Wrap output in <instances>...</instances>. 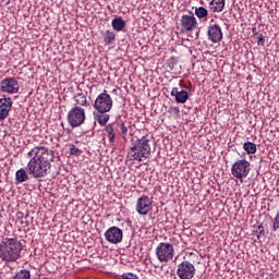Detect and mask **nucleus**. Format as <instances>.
<instances>
[{"label": "nucleus", "mask_w": 279, "mask_h": 279, "mask_svg": "<svg viewBox=\"0 0 279 279\" xmlns=\"http://www.w3.org/2000/svg\"><path fill=\"white\" fill-rule=\"evenodd\" d=\"M29 158L26 171L33 178H47L51 173V163L56 160V153L47 146H35L27 154Z\"/></svg>", "instance_id": "obj_1"}, {"label": "nucleus", "mask_w": 279, "mask_h": 279, "mask_svg": "<svg viewBox=\"0 0 279 279\" xmlns=\"http://www.w3.org/2000/svg\"><path fill=\"white\" fill-rule=\"evenodd\" d=\"M151 156V145L149 138L143 136L142 138L132 140L131 147L128 151V160L133 162H143Z\"/></svg>", "instance_id": "obj_2"}, {"label": "nucleus", "mask_w": 279, "mask_h": 279, "mask_svg": "<svg viewBox=\"0 0 279 279\" xmlns=\"http://www.w3.org/2000/svg\"><path fill=\"white\" fill-rule=\"evenodd\" d=\"M23 244L16 238H3L0 242V258L7 263L19 260Z\"/></svg>", "instance_id": "obj_3"}, {"label": "nucleus", "mask_w": 279, "mask_h": 279, "mask_svg": "<svg viewBox=\"0 0 279 279\" xmlns=\"http://www.w3.org/2000/svg\"><path fill=\"white\" fill-rule=\"evenodd\" d=\"M155 254L159 263H169V260H173L175 248L171 243L160 242L155 250Z\"/></svg>", "instance_id": "obj_4"}, {"label": "nucleus", "mask_w": 279, "mask_h": 279, "mask_svg": "<svg viewBox=\"0 0 279 279\" xmlns=\"http://www.w3.org/2000/svg\"><path fill=\"white\" fill-rule=\"evenodd\" d=\"M250 171H252V163L246 159H239L231 166V173L233 178H236L238 180L247 178Z\"/></svg>", "instance_id": "obj_5"}, {"label": "nucleus", "mask_w": 279, "mask_h": 279, "mask_svg": "<svg viewBox=\"0 0 279 279\" xmlns=\"http://www.w3.org/2000/svg\"><path fill=\"white\" fill-rule=\"evenodd\" d=\"M86 121V111L80 106H74L68 112V123L71 128H80Z\"/></svg>", "instance_id": "obj_6"}, {"label": "nucleus", "mask_w": 279, "mask_h": 279, "mask_svg": "<svg viewBox=\"0 0 279 279\" xmlns=\"http://www.w3.org/2000/svg\"><path fill=\"white\" fill-rule=\"evenodd\" d=\"M113 104L112 97L105 90L96 97L94 108L97 112H110Z\"/></svg>", "instance_id": "obj_7"}, {"label": "nucleus", "mask_w": 279, "mask_h": 279, "mask_svg": "<svg viewBox=\"0 0 279 279\" xmlns=\"http://www.w3.org/2000/svg\"><path fill=\"white\" fill-rule=\"evenodd\" d=\"M135 210L142 217L147 216L154 210V205L151 204V198L147 195H142L137 198L135 203Z\"/></svg>", "instance_id": "obj_8"}, {"label": "nucleus", "mask_w": 279, "mask_h": 279, "mask_svg": "<svg viewBox=\"0 0 279 279\" xmlns=\"http://www.w3.org/2000/svg\"><path fill=\"white\" fill-rule=\"evenodd\" d=\"M195 265L189 260H183L177 266V276L180 279H193L195 278Z\"/></svg>", "instance_id": "obj_9"}, {"label": "nucleus", "mask_w": 279, "mask_h": 279, "mask_svg": "<svg viewBox=\"0 0 279 279\" xmlns=\"http://www.w3.org/2000/svg\"><path fill=\"white\" fill-rule=\"evenodd\" d=\"M21 89L19 81L15 77H5L0 81V90L1 93H7L8 95H16Z\"/></svg>", "instance_id": "obj_10"}, {"label": "nucleus", "mask_w": 279, "mask_h": 279, "mask_svg": "<svg viewBox=\"0 0 279 279\" xmlns=\"http://www.w3.org/2000/svg\"><path fill=\"white\" fill-rule=\"evenodd\" d=\"M105 239L108 243L117 245V243H121V241H123V230L119 227H111L105 232Z\"/></svg>", "instance_id": "obj_11"}, {"label": "nucleus", "mask_w": 279, "mask_h": 279, "mask_svg": "<svg viewBox=\"0 0 279 279\" xmlns=\"http://www.w3.org/2000/svg\"><path fill=\"white\" fill-rule=\"evenodd\" d=\"M207 36L210 43H221V40H223V32L221 31V26H219V24L209 25Z\"/></svg>", "instance_id": "obj_12"}, {"label": "nucleus", "mask_w": 279, "mask_h": 279, "mask_svg": "<svg viewBox=\"0 0 279 279\" xmlns=\"http://www.w3.org/2000/svg\"><path fill=\"white\" fill-rule=\"evenodd\" d=\"M12 98L3 96L0 98V121H5L12 110Z\"/></svg>", "instance_id": "obj_13"}, {"label": "nucleus", "mask_w": 279, "mask_h": 279, "mask_svg": "<svg viewBox=\"0 0 279 279\" xmlns=\"http://www.w3.org/2000/svg\"><path fill=\"white\" fill-rule=\"evenodd\" d=\"M197 19L195 15H182L181 17V27L184 32H193L197 28Z\"/></svg>", "instance_id": "obj_14"}, {"label": "nucleus", "mask_w": 279, "mask_h": 279, "mask_svg": "<svg viewBox=\"0 0 279 279\" xmlns=\"http://www.w3.org/2000/svg\"><path fill=\"white\" fill-rule=\"evenodd\" d=\"M171 97L175 98L177 104H186L189 101V92L187 90H178V87H173L171 93Z\"/></svg>", "instance_id": "obj_15"}, {"label": "nucleus", "mask_w": 279, "mask_h": 279, "mask_svg": "<svg viewBox=\"0 0 279 279\" xmlns=\"http://www.w3.org/2000/svg\"><path fill=\"white\" fill-rule=\"evenodd\" d=\"M73 100H74V104H76V106H78V107L82 106L83 108H88V106H90L88 98L82 92L75 94L73 96Z\"/></svg>", "instance_id": "obj_16"}, {"label": "nucleus", "mask_w": 279, "mask_h": 279, "mask_svg": "<svg viewBox=\"0 0 279 279\" xmlns=\"http://www.w3.org/2000/svg\"><path fill=\"white\" fill-rule=\"evenodd\" d=\"M117 128H119V123L112 122L109 123L105 129L110 143H114V138H117V133L114 132Z\"/></svg>", "instance_id": "obj_17"}, {"label": "nucleus", "mask_w": 279, "mask_h": 279, "mask_svg": "<svg viewBox=\"0 0 279 279\" xmlns=\"http://www.w3.org/2000/svg\"><path fill=\"white\" fill-rule=\"evenodd\" d=\"M211 12L219 13L226 10V0H211L209 2Z\"/></svg>", "instance_id": "obj_18"}, {"label": "nucleus", "mask_w": 279, "mask_h": 279, "mask_svg": "<svg viewBox=\"0 0 279 279\" xmlns=\"http://www.w3.org/2000/svg\"><path fill=\"white\" fill-rule=\"evenodd\" d=\"M101 37L106 46L113 45L114 40H117V35L114 34L113 31H110V29L105 31Z\"/></svg>", "instance_id": "obj_19"}, {"label": "nucleus", "mask_w": 279, "mask_h": 279, "mask_svg": "<svg viewBox=\"0 0 279 279\" xmlns=\"http://www.w3.org/2000/svg\"><path fill=\"white\" fill-rule=\"evenodd\" d=\"M111 26L114 32H123L125 29V21L123 17L118 16L111 21Z\"/></svg>", "instance_id": "obj_20"}, {"label": "nucleus", "mask_w": 279, "mask_h": 279, "mask_svg": "<svg viewBox=\"0 0 279 279\" xmlns=\"http://www.w3.org/2000/svg\"><path fill=\"white\" fill-rule=\"evenodd\" d=\"M15 180L19 184H23V182H27L29 180V174H27V170L21 168L15 172Z\"/></svg>", "instance_id": "obj_21"}, {"label": "nucleus", "mask_w": 279, "mask_h": 279, "mask_svg": "<svg viewBox=\"0 0 279 279\" xmlns=\"http://www.w3.org/2000/svg\"><path fill=\"white\" fill-rule=\"evenodd\" d=\"M95 119L101 128H106V124L110 121V114L108 112H98L95 114Z\"/></svg>", "instance_id": "obj_22"}, {"label": "nucleus", "mask_w": 279, "mask_h": 279, "mask_svg": "<svg viewBox=\"0 0 279 279\" xmlns=\"http://www.w3.org/2000/svg\"><path fill=\"white\" fill-rule=\"evenodd\" d=\"M195 15L199 20L206 21L208 19V9L204 7H198L195 9Z\"/></svg>", "instance_id": "obj_23"}, {"label": "nucleus", "mask_w": 279, "mask_h": 279, "mask_svg": "<svg viewBox=\"0 0 279 279\" xmlns=\"http://www.w3.org/2000/svg\"><path fill=\"white\" fill-rule=\"evenodd\" d=\"M13 279H32V272L27 269H22L13 276Z\"/></svg>", "instance_id": "obj_24"}, {"label": "nucleus", "mask_w": 279, "mask_h": 279, "mask_svg": "<svg viewBox=\"0 0 279 279\" xmlns=\"http://www.w3.org/2000/svg\"><path fill=\"white\" fill-rule=\"evenodd\" d=\"M243 149L246 151V154H256V145L252 142H245L243 144Z\"/></svg>", "instance_id": "obj_25"}, {"label": "nucleus", "mask_w": 279, "mask_h": 279, "mask_svg": "<svg viewBox=\"0 0 279 279\" xmlns=\"http://www.w3.org/2000/svg\"><path fill=\"white\" fill-rule=\"evenodd\" d=\"M255 234L257 239H260V236H265V227L258 226L257 229L255 230Z\"/></svg>", "instance_id": "obj_26"}, {"label": "nucleus", "mask_w": 279, "mask_h": 279, "mask_svg": "<svg viewBox=\"0 0 279 279\" xmlns=\"http://www.w3.org/2000/svg\"><path fill=\"white\" fill-rule=\"evenodd\" d=\"M81 151L75 145H70V155L71 156H80Z\"/></svg>", "instance_id": "obj_27"}, {"label": "nucleus", "mask_w": 279, "mask_h": 279, "mask_svg": "<svg viewBox=\"0 0 279 279\" xmlns=\"http://www.w3.org/2000/svg\"><path fill=\"white\" fill-rule=\"evenodd\" d=\"M122 279H138V276L132 272H124L122 275Z\"/></svg>", "instance_id": "obj_28"}, {"label": "nucleus", "mask_w": 279, "mask_h": 279, "mask_svg": "<svg viewBox=\"0 0 279 279\" xmlns=\"http://www.w3.org/2000/svg\"><path fill=\"white\" fill-rule=\"evenodd\" d=\"M168 112H169L170 114H175V116H178V114H180V108H179V107H169V108H168Z\"/></svg>", "instance_id": "obj_29"}, {"label": "nucleus", "mask_w": 279, "mask_h": 279, "mask_svg": "<svg viewBox=\"0 0 279 279\" xmlns=\"http://www.w3.org/2000/svg\"><path fill=\"white\" fill-rule=\"evenodd\" d=\"M118 128H120V132H122V134H128V126H125V123L121 122L120 124L118 123Z\"/></svg>", "instance_id": "obj_30"}, {"label": "nucleus", "mask_w": 279, "mask_h": 279, "mask_svg": "<svg viewBox=\"0 0 279 279\" xmlns=\"http://www.w3.org/2000/svg\"><path fill=\"white\" fill-rule=\"evenodd\" d=\"M257 45L265 47V36H263V34L257 37Z\"/></svg>", "instance_id": "obj_31"}, {"label": "nucleus", "mask_w": 279, "mask_h": 279, "mask_svg": "<svg viewBox=\"0 0 279 279\" xmlns=\"http://www.w3.org/2000/svg\"><path fill=\"white\" fill-rule=\"evenodd\" d=\"M16 217H17V219H23L24 214L22 211H17Z\"/></svg>", "instance_id": "obj_32"}, {"label": "nucleus", "mask_w": 279, "mask_h": 279, "mask_svg": "<svg viewBox=\"0 0 279 279\" xmlns=\"http://www.w3.org/2000/svg\"><path fill=\"white\" fill-rule=\"evenodd\" d=\"M112 93H117V89H113Z\"/></svg>", "instance_id": "obj_33"}, {"label": "nucleus", "mask_w": 279, "mask_h": 279, "mask_svg": "<svg viewBox=\"0 0 279 279\" xmlns=\"http://www.w3.org/2000/svg\"><path fill=\"white\" fill-rule=\"evenodd\" d=\"M1 226H2V222H1V220H0V228H1Z\"/></svg>", "instance_id": "obj_34"}]
</instances>
